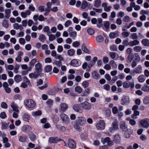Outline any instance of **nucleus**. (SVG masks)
Instances as JSON below:
<instances>
[{"label": "nucleus", "instance_id": "f257e3e1", "mask_svg": "<svg viewBox=\"0 0 149 149\" xmlns=\"http://www.w3.org/2000/svg\"><path fill=\"white\" fill-rule=\"evenodd\" d=\"M25 104L28 108H33L35 107L36 104L35 102L31 99H26L24 100Z\"/></svg>", "mask_w": 149, "mask_h": 149}, {"label": "nucleus", "instance_id": "f03ea898", "mask_svg": "<svg viewBox=\"0 0 149 149\" xmlns=\"http://www.w3.org/2000/svg\"><path fill=\"white\" fill-rule=\"evenodd\" d=\"M139 124L143 127L148 128L149 127V118H146L141 120L139 121Z\"/></svg>", "mask_w": 149, "mask_h": 149}, {"label": "nucleus", "instance_id": "7ed1b4c3", "mask_svg": "<svg viewBox=\"0 0 149 149\" xmlns=\"http://www.w3.org/2000/svg\"><path fill=\"white\" fill-rule=\"evenodd\" d=\"M81 105L82 108L85 110H89L92 108V104L86 101L81 103Z\"/></svg>", "mask_w": 149, "mask_h": 149}, {"label": "nucleus", "instance_id": "20e7f679", "mask_svg": "<svg viewBox=\"0 0 149 149\" xmlns=\"http://www.w3.org/2000/svg\"><path fill=\"white\" fill-rule=\"evenodd\" d=\"M105 124L104 121L103 120H100L96 125L97 129L100 130H104L105 127Z\"/></svg>", "mask_w": 149, "mask_h": 149}, {"label": "nucleus", "instance_id": "39448f33", "mask_svg": "<svg viewBox=\"0 0 149 149\" xmlns=\"http://www.w3.org/2000/svg\"><path fill=\"white\" fill-rule=\"evenodd\" d=\"M121 104L123 105H128L130 103V99L128 96L123 97L121 101Z\"/></svg>", "mask_w": 149, "mask_h": 149}, {"label": "nucleus", "instance_id": "423d86ee", "mask_svg": "<svg viewBox=\"0 0 149 149\" xmlns=\"http://www.w3.org/2000/svg\"><path fill=\"white\" fill-rule=\"evenodd\" d=\"M123 86L125 88H127L130 87L132 88L134 87V83L133 81H125L123 83Z\"/></svg>", "mask_w": 149, "mask_h": 149}, {"label": "nucleus", "instance_id": "0eeeda50", "mask_svg": "<svg viewBox=\"0 0 149 149\" xmlns=\"http://www.w3.org/2000/svg\"><path fill=\"white\" fill-rule=\"evenodd\" d=\"M81 64L80 61L77 59H74L71 60L70 63V65L72 66L77 67Z\"/></svg>", "mask_w": 149, "mask_h": 149}, {"label": "nucleus", "instance_id": "6e6552de", "mask_svg": "<svg viewBox=\"0 0 149 149\" xmlns=\"http://www.w3.org/2000/svg\"><path fill=\"white\" fill-rule=\"evenodd\" d=\"M60 117L62 120L66 124H68L70 121V119L68 116L65 113H62Z\"/></svg>", "mask_w": 149, "mask_h": 149}, {"label": "nucleus", "instance_id": "1a4fd4ad", "mask_svg": "<svg viewBox=\"0 0 149 149\" xmlns=\"http://www.w3.org/2000/svg\"><path fill=\"white\" fill-rule=\"evenodd\" d=\"M86 121V119L84 117H79L77 118L76 122L78 123L80 125L83 126L85 123Z\"/></svg>", "mask_w": 149, "mask_h": 149}, {"label": "nucleus", "instance_id": "9d476101", "mask_svg": "<svg viewBox=\"0 0 149 149\" xmlns=\"http://www.w3.org/2000/svg\"><path fill=\"white\" fill-rule=\"evenodd\" d=\"M10 105L13 111L19 112V111L18 109L19 107L16 103L14 102H12L11 103Z\"/></svg>", "mask_w": 149, "mask_h": 149}, {"label": "nucleus", "instance_id": "9b49d317", "mask_svg": "<svg viewBox=\"0 0 149 149\" xmlns=\"http://www.w3.org/2000/svg\"><path fill=\"white\" fill-rule=\"evenodd\" d=\"M68 145L70 148H72L75 146L76 143L73 139H69L68 142Z\"/></svg>", "mask_w": 149, "mask_h": 149}, {"label": "nucleus", "instance_id": "f8f14e48", "mask_svg": "<svg viewBox=\"0 0 149 149\" xmlns=\"http://www.w3.org/2000/svg\"><path fill=\"white\" fill-rule=\"evenodd\" d=\"M113 141L117 144L119 143L121 141V137L119 134H116L113 136Z\"/></svg>", "mask_w": 149, "mask_h": 149}, {"label": "nucleus", "instance_id": "ddd939ff", "mask_svg": "<svg viewBox=\"0 0 149 149\" xmlns=\"http://www.w3.org/2000/svg\"><path fill=\"white\" fill-rule=\"evenodd\" d=\"M60 109L63 112H65L68 107V105L66 103H62L60 105Z\"/></svg>", "mask_w": 149, "mask_h": 149}, {"label": "nucleus", "instance_id": "4468645a", "mask_svg": "<svg viewBox=\"0 0 149 149\" xmlns=\"http://www.w3.org/2000/svg\"><path fill=\"white\" fill-rule=\"evenodd\" d=\"M35 70L37 73H39L42 71V65L40 63H38L36 64L35 65Z\"/></svg>", "mask_w": 149, "mask_h": 149}, {"label": "nucleus", "instance_id": "2eb2a0df", "mask_svg": "<svg viewBox=\"0 0 149 149\" xmlns=\"http://www.w3.org/2000/svg\"><path fill=\"white\" fill-rule=\"evenodd\" d=\"M73 108L74 110L76 112L79 113L82 112V110L81 109L80 107L78 104H74L73 107Z\"/></svg>", "mask_w": 149, "mask_h": 149}, {"label": "nucleus", "instance_id": "dca6fc26", "mask_svg": "<svg viewBox=\"0 0 149 149\" xmlns=\"http://www.w3.org/2000/svg\"><path fill=\"white\" fill-rule=\"evenodd\" d=\"M118 32L116 31L115 32H111L109 34V38L111 39L114 38L118 36Z\"/></svg>", "mask_w": 149, "mask_h": 149}, {"label": "nucleus", "instance_id": "f3484780", "mask_svg": "<svg viewBox=\"0 0 149 149\" xmlns=\"http://www.w3.org/2000/svg\"><path fill=\"white\" fill-rule=\"evenodd\" d=\"M92 77L95 79H98L100 78V75L96 70L94 71L92 73Z\"/></svg>", "mask_w": 149, "mask_h": 149}, {"label": "nucleus", "instance_id": "a211bd4d", "mask_svg": "<svg viewBox=\"0 0 149 149\" xmlns=\"http://www.w3.org/2000/svg\"><path fill=\"white\" fill-rule=\"evenodd\" d=\"M31 13L29 10H26L25 12H22L21 13V17L24 18H25L27 17V15H29Z\"/></svg>", "mask_w": 149, "mask_h": 149}, {"label": "nucleus", "instance_id": "6ab92c4d", "mask_svg": "<svg viewBox=\"0 0 149 149\" xmlns=\"http://www.w3.org/2000/svg\"><path fill=\"white\" fill-rule=\"evenodd\" d=\"M39 74L37 72H34L31 73L29 74V77L31 78H34L36 79L37 78Z\"/></svg>", "mask_w": 149, "mask_h": 149}, {"label": "nucleus", "instance_id": "aec40b11", "mask_svg": "<svg viewBox=\"0 0 149 149\" xmlns=\"http://www.w3.org/2000/svg\"><path fill=\"white\" fill-rule=\"evenodd\" d=\"M91 92V89L89 88H88L83 92V93L81 94V96H87Z\"/></svg>", "mask_w": 149, "mask_h": 149}, {"label": "nucleus", "instance_id": "412c9836", "mask_svg": "<svg viewBox=\"0 0 149 149\" xmlns=\"http://www.w3.org/2000/svg\"><path fill=\"white\" fill-rule=\"evenodd\" d=\"M14 29L16 30L19 29L22 30L23 29L22 26L21 25H19L17 23H15L13 25Z\"/></svg>", "mask_w": 149, "mask_h": 149}, {"label": "nucleus", "instance_id": "4be33fe9", "mask_svg": "<svg viewBox=\"0 0 149 149\" xmlns=\"http://www.w3.org/2000/svg\"><path fill=\"white\" fill-rule=\"evenodd\" d=\"M140 43L139 41L137 40H134L130 41V46L133 47L134 46L139 45Z\"/></svg>", "mask_w": 149, "mask_h": 149}, {"label": "nucleus", "instance_id": "5701e85b", "mask_svg": "<svg viewBox=\"0 0 149 149\" xmlns=\"http://www.w3.org/2000/svg\"><path fill=\"white\" fill-rule=\"evenodd\" d=\"M30 118L29 115L27 113H25L22 116V119L25 121L28 122Z\"/></svg>", "mask_w": 149, "mask_h": 149}, {"label": "nucleus", "instance_id": "b1692460", "mask_svg": "<svg viewBox=\"0 0 149 149\" xmlns=\"http://www.w3.org/2000/svg\"><path fill=\"white\" fill-rule=\"evenodd\" d=\"M112 126L115 130H117L118 129V123L117 120H115L112 123Z\"/></svg>", "mask_w": 149, "mask_h": 149}, {"label": "nucleus", "instance_id": "393cba45", "mask_svg": "<svg viewBox=\"0 0 149 149\" xmlns=\"http://www.w3.org/2000/svg\"><path fill=\"white\" fill-rule=\"evenodd\" d=\"M88 5V2L85 1H83L81 4V9L82 10H84L87 7Z\"/></svg>", "mask_w": 149, "mask_h": 149}, {"label": "nucleus", "instance_id": "a878e982", "mask_svg": "<svg viewBox=\"0 0 149 149\" xmlns=\"http://www.w3.org/2000/svg\"><path fill=\"white\" fill-rule=\"evenodd\" d=\"M31 129V127L27 125H24L23 127L22 128V130L26 132H29Z\"/></svg>", "mask_w": 149, "mask_h": 149}, {"label": "nucleus", "instance_id": "bb28decb", "mask_svg": "<svg viewBox=\"0 0 149 149\" xmlns=\"http://www.w3.org/2000/svg\"><path fill=\"white\" fill-rule=\"evenodd\" d=\"M134 72L136 74H140L142 72L141 67L139 66L136 68L134 70Z\"/></svg>", "mask_w": 149, "mask_h": 149}, {"label": "nucleus", "instance_id": "cd10ccee", "mask_svg": "<svg viewBox=\"0 0 149 149\" xmlns=\"http://www.w3.org/2000/svg\"><path fill=\"white\" fill-rule=\"evenodd\" d=\"M120 127L123 131H125L127 130V127L125 123L124 122H121L120 123Z\"/></svg>", "mask_w": 149, "mask_h": 149}, {"label": "nucleus", "instance_id": "c85d7f7f", "mask_svg": "<svg viewBox=\"0 0 149 149\" xmlns=\"http://www.w3.org/2000/svg\"><path fill=\"white\" fill-rule=\"evenodd\" d=\"M57 138L51 137L49 138L48 141L50 143H55L57 142Z\"/></svg>", "mask_w": 149, "mask_h": 149}, {"label": "nucleus", "instance_id": "c756f323", "mask_svg": "<svg viewBox=\"0 0 149 149\" xmlns=\"http://www.w3.org/2000/svg\"><path fill=\"white\" fill-rule=\"evenodd\" d=\"M138 79L139 82L142 83L146 79V77L143 75H141L138 77Z\"/></svg>", "mask_w": 149, "mask_h": 149}, {"label": "nucleus", "instance_id": "7c9ffc66", "mask_svg": "<svg viewBox=\"0 0 149 149\" xmlns=\"http://www.w3.org/2000/svg\"><path fill=\"white\" fill-rule=\"evenodd\" d=\"M141 42L144 46H149V40L146 39H143L141 41Z\"/></svg>", "mask_w": 149, "mask_h": 149}, {"label": "nucleus", "instance_id": "2f4dec72", "mask_svg": "<svg viewBox=\"0 0 149 149\" xmlns=\"http://www.w3.org/2000/svg\"><path fill=\"white\" fill-rule=\"evenodd\" d=\"M29 138L31 140L33 141H35L36 139V135L33 133H31L29 134Z\"/></svg>", "mask_w": 149, "mask_h": 149}, {"label": "nucleus", "instance_id": "473e14b6", "mask_svg": "<svg viewBox=\"0 0 149 149\" xmlns=\"http://www.w3.org/2000/svg\"><path fill=\"white\" fill-rule=\"evenodd\" d=\"M5 17L6 18H8L10 17L11 10L10 9H6L5 10Z\"/></svg>", "mask_w": 149, "mask_h": 149}, {"label": "nucleus", "instance_id": "72a5a7b5", "mask_svg": "<svg viewBox=\"0 0 149 149\" xmlns=\"http://www.w3.org/2000/svg\"><path fill=\"white\" fill-rule=\"evenodd\" d=\"M14 79L15 81L17 83L19 82L22 80L21 76L19 74L16 75L15 76Z\"/></svg>", "mask_w": 149, "mask_h": 149}, {"label": "nucleus", "instance_id": "f704fd0d", "mask_svg": "<svg viewBox=\"0 0 149 149\" xmlns=\"http://www.w3.org/2000/svg\"><path fill=\"white\" fill-rule=\"evenodd\" d=\"M81 49L84 52L87 53H89L90 51L88 50L86 47V45L85 44H83L81 46Z\"/></svg>", "mask_w": 149, "mask_h": 149}, {"label": "nucleus", "instance_id": "c9c22d12", "mask_svg": "<svg viewBox=\"0 0 149 149\" xmlns=\"http://www.w3.org/2000/svg\"><path fill=\"white\" fill-rule=\"evenodd\" d=\"M75 91L79 93H80L82 92L83 89L79 86H77L75 88Z\"/></svg>", "mask_w": 149, "mask_h": 149}, {"label": "nucleus", "instance_id": "e433bc0d", "mask_svg": "<svg viewBox=\"0 0 149 149\" xmlns=\"http://www.w3.org/2000/svg\"><path fill=\"white\" fill-rule=\"evenodd\" d=\"M32 115L33 116H40L42 114L41 111L40 110H38L35 112H32Z\"/></svg>", "mask_w": 149, "mask_h": 149}, {"label": "nucleus", "instance_id": "4c0bfd02", "mask_svg": "<svg viewBox=\"0 0 149 149\" xmlns=\"http://www.w3.org/2000/svg\"><path fill=\"white\" fill-rule=\"evenodd\" d=\"M96 40L97 42H101L103 41L104 38L102 36L100 35L96 37Z\"/></svg>", "mask_w": 149, "mask_h": 149}, {"label": "nucleus", "instance_id": "58836bf2", "mask_svg": "<svg viewBox=\"0 0 149 149\" xmlns=\"http://www.w3.org/2000/svg\"><path fill=\"white\" fill-rule=\"evenodd\" d=\"M130 34V32H129L125 31L121 33L122 37L123 38L127 37Z\"/></svg>", "mask_w": 149, "mask_h": 149}, {"label": "nucleus", "instance_id": "ea45409f", "mask_svg": "<svg viewBox=\"0 0 149 149\" xmlns=\"http://www.w3.org/2000/svg\"><path fill=\"white\" fill-rule=\"evenodd\" d=\"M101 2L100 0H96L94 4V6L95 8L99 7L100 5Z\"/></svg>", "mask_w": 149, "mask_h": 149}, {"label": "nucleus", "instance_id": "a19ab883", "mask_svg": "<svg viewBox=\"0 0 149 149\" xmlns=\"http://www.w3.org/2000/svg\"><path fill=\"white\" fill-rule=\"evenodd\" d=\"M134 51L135 52H140L142 49V48L140 46H136L134 47Z\"/></svg>", "mask_w": 149, "mask_h": 149}, {"label": "nucleus", "instance_id": "79ce46f5", "mask_svg": "<svg viewBox=\"0 0 149 149\" xmlns=\"http://www.w3.org/2000/svg\"><path fill=\"white\" fill-rule=\"evenodd\" d=\"M109 64L114 69H116L117 67V65L114 61H110L109 62Z\"/></svg>", "mask_w": 149, "mask_h": 149}, {"label": "nucleus", "instance_id": "37998d69", "mask_svg": "<svg viewBox=\"0 0 149 149\" xmlns=\"http://www.w3.org/2000/svg\"><path fill=\"white\" fill-rule=\"evenodd\" d=\"M116 13L114 11H113L111 13L110 16H109V20L110 21H112L113 18L116 17Z\"/></svg>", "mask_w": 149, "mask_h": 149}, {"label": "nucleus", "instance_id": "c03bdc74", "mask_svg": "<svg viewBox=\"0 0 149 149\" xmlns=\"http://www.w3.org/2000/svg\"><path fill=\"white\" fill-rule=\"evenodd\" d=\"M102 142L104 144L105 143H107L108 144H109V143L111 141L109 137H107L104 139V140H102Z\"/></svg>", "mask_w": 149, "mask_h": 149}, {"label": "nucleus", "instance_id": "a18cd8bd", "mask_svg": "<svg viewBox=\"0 0 149 149\" xmlns=\"http://www.w3.org/2000/svg\"><path fill=\"white\" fill-rule=\"evenodd\" d=\"M69 56H72L75 53V51L73 49H70L67 52Z\"/></svg>", "mask_w": 149, "mask_h": 149}, {"label": "nucleus", "instance_id": "49530a36", "mask_svg": "<svg viewBox=\"0 0 149 149\" xmlns=\"http://www.w3.org/2000/svg\"><path fill=\"white\" fill-rule=\"evenodd\" d=\"M39 39L41 41L43 42L45 41L46 38L44 35L41 34L39 36Z\"/></svg>", "mask_w": 149, "mask_h": 149}, {"label": "nucleus", "instance_id": "de8ad7c7", "mask_svg": "<svg viewBox=\"0 0 149 149\" xmlns=\"http://www.w3.org/2000/svg\"><path fill=\"white\" fill-rule=\"evenodd\" d=\"M60 61H57L55 60L53 63L55 65L58 67H60L62 65V62Z\"/></svg>", "mask_w": 149, "mask_h": 149}, {"label": "nucleus", "instance_id": "09e8293b", "mask_svg": "<svg viewBox=\"0 0 149 149\" xmlns=\"http://www.w3.org/2000/svg\"><path fill=\"white\" fill-rule=\"evenodd\" d=\"M49 37V40L50 41H52L55 39V36L54 35L48 33L47 34Z\"/></svg>", "mask_w": 149, "mask_h": 149}, {"label": "nucleus", "instance_id": "8fccbe9b", "mask_svg": "<svg viewBox=\"0 0 149 149\" xmlns=\"http://www.w3.org/2000/svg\"><path fill=\"white\" fill-rule=\"evenodd\" d=\"M142 91L145 92H149V86L148 85H146L143 86L141 89Z\"/></svg>", "mask_w": 149, "mask_h": 149}, {"label": "nucleus", "instance_id": "3c124183", "mask_svg": "<svg viewBox=\"0 0 149 149\" xmlns=\"http://www.w3.org/2000/svg\"><path fill=\"white\" fill-rule=\"evenodd\" d=\"M69 34L71 38H74L77 36V33L75 31H73L70 32Z\"/></svg>", "mask_w": 149, "mask_h": 149}, {"label": "nucleus", "instance_id": "603ef678", "mask_svg": "<svg viewBox=\"0 0 149 149\" xmlns=\"http://www.w3.org/2000/svg\"><path fill=\"white\" fill-rule=\"evenodd\" d=\"M19 141L22 142H25L26 141V138L24 136H19Z\"/></svg>", "mask_w": 149, "mask_h": 149}, {"label": "nucleus", "instance_id": "864d4df0", "mask_svg": "<svg viewBox=\"0 0 149 149\" xmlns=\"http://www.w3.org/2000/svg\"><path fill=\"white\" fill-rule=\"evenodd\" d=\"M52 70V67L50 65L46 66L45 68V70L47 72H50Z\"/></svg>", "mask_w": 149, "mask_h": 149}, {"label": "nucleus", "instance_id": "5fc2aeb1", "mask_svg": "<svg viewBox=\"0 0 149 149\" xmlns=\"http://www.w3.org/2000/svg\"><path fill=\"white\" fill-rule=\"evenodd\" d=\"M143 102L145 104H148L149 103V97H145L143 100Z\"/></svg>", "mask_w": 149, "mask_h": 149}, {"label": "nucleus", "instance_id": "6e6d98bb", "mask_svg": "<svg viewBox=\"0 0 149 149\" xmlns=\"http://www.w3.org/2000/svg\"><path fill=\"white\" fill-rule=\"evenodd\" d=\"M81 85L84 88H86L88 86L89 83L87 81H84L82 83Z\"/></svg>", "mask_w": 149, "mask_h": 149}, {"label": "nucleus", "instance_id": "4d7b16f0", "mask_svg": "<svg viewBox=\"0 0 149 149\" xmlns=\"http://www.w3.org/2000/svg\"><path fill=\"white\" fill-rule=\"evenodd\" d=\"M123 20L125 22H128L130 21V18L128 16H125L123 18Z\"/></svg>", "mask_w": 149, "mask_h": 149}, {"label": "nucleus", "instance_id": "13d9d810", "mask_svg": "<svg viewBox=\"0 0 149 149\" xmlns=\"http://www.w3.org/2000/svg\"><path fill=\"white\" fill-rule=\"evenodd\" d=\"M19 68V65H16L14 68V72L16 74L18 73V70Z\"/></svg>", "mask_w": 149, "mask_h": 149}, {"label": "nucleus", "instance_id": "bf43d9fd", "mask_svg": "<svg viewBox=\"0 0 149 149\" xmlns=\"http://www.w3.org/2000/svg\"><path fill=\"white\" fill-rule=\"evenodd\" d=\"M87 31L88 34L90 35H93L95 32L94 30L91 28H89Z\"/></svg>", "mask_w": 149, "mask_h": 149}, {"label": "nucleus", "instance_id": "052dcab7", "mask_svg": "<svg viewBox=\"0 0 149 149\" xmlns=\"http://www.w3.org/2000/svg\"><path fill=\"white\" fill-rule=\"evenodd\" d=\"M131 38L133 39H136L138 38L137 34L136 33H132L131 35Z\"/></svg>", "mask_w": 149, "mask_h": 149}, {"label": "nucleus", "instance_id": "680f3d73", "mask_svg": "<svg viewBox=\"0 0 149 149\" xmlns=\"http://www.w3.org/2000/svg\"><path fill=\"white\" fill-rule=\"evenodd\" d=\"M13 99L15 100L18 99L21 100H22V97L21 95L18 94H16L14 95Z\"/></svg>", "mask_w": 149, "mask_h": 149}, {"label": "nucleus", "instance_id": "e2e57ef3", "mask_svg": "<svg viewBox=\"0 0 149 149\" xmlns=\"http://www.w3.org/2000/svg\"><path fill=\"white\" fill-rule=\"evenodd\" d=\"M137 62H139L141 60V58L140 56L137 53H135V59H134Z\"/></svg>", "mask_w": 149, "mask_h": 149}, {"label": "nucleus", "instance_id": "0e129e2a", "mask_svg": "<svg viewBox=\"0 0 149 149\" xmlns=\"http://www.w3.org/2000/svg\"><path fill=\"white\" fill-rule=\"evenodd\" d=\"M1 107L3 109H6L8 108L7 104L4 102H2L1 103Z\"/></svg>", "mask_w": 149, "mask_h": 149}, {"label": "nucleus", "instance_id": "69168bd1", "mask_svg": "<svg viewBox=\"0 0 149 149\" xmlns=\"http://www.w3.org/2000/svg\"><path fill=\"white\" fill-rule=\"evenodd\" d=\"M79 125V123L76 122L74 126V128L78 131H79L80 130V127Z\"/></svg>", "mask_w": 149, "mask_h": 149}, {"label": "nucleus", "instance_id": "338daca9", "mask_svg": "<svg viewBox=\"0 0 149 149\" xmlns=\"http://www.w3.org/2000/svg\"><path fill=\"white\" fill-rule=\"evenodd\" d=\"M29 10H30V12L34 11L35 10V8L33 6L32 4L30 5L28 8Z\"/></svg>", "mask_w": 149, "mask_h": 149}, {"label": "nucleus", "instance_id": "774afa93", "mask_svg": "<svg viewBox=\"0 0 149 149\" xmlns=\"http://www.w3.org/2000/svg\"><path fill=\"white\" fill-rule=\"evenodd\" d=\"M45 9V6H40L38 7V10L41 12H44Z\"/></svg>", "mask_w": 149, "mask_h": 149}]
</instances>
